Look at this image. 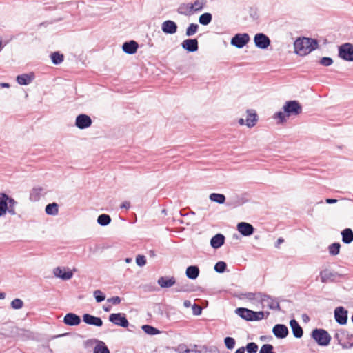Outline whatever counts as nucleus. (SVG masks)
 <instances>
[{"instance_id":"nucleus-1","label":"nucleus","mask_w":353,"mask_h":353,"mask_svg":"<svg viewBox=\"0 0 353 353\" xmlns=\"http://www.w3.org/2000/svg\"><path fill=\"white\" fill-rule=\"evenodd\" d=\"M319 46L316 39L302 37L298 38L294 43V52L300 56H305Z\"/></svg>"},{"instance_id":"nucleus-2","label":"nucleus","mask_w":353,"mask_h":353,"mask_svg":"<svg viewBox=\"0 0 353 353\" xmlns=\"http://www.w3.org/2000/svg\"><path fill=\"white\" fill-rule=\"evenodd\" d=\"M334 338L337 341L343 349H350L353 347V334L343 329L336 331Z\"/></svg>"},{"instance_id":"nucleus-3","label":"nucleus","mask_w":353,"mask_h":353,"mask_svg":"<svg viewBox=\"0 0 353 353\" xmlns=\"http://www.w3.org/2000/svg\"><path fill=\"white\" fill-rule=\"evenodd\" d=\"M312 339L321 346H327L331 341V336L325 330L316 328L312 332Z\"/></svg>"},{"instance_id":"nucleus-4","label":"nucleus","mask_w":353,"mask_h":353,"mask_svg":"<svg viewBox=\"0 0 353 353\" xmlns=\"http://www.w3.org/2000/svg\"><path fill=\"white\" fill-rule=\"evenodd\" d=\"M257 296L263 307H267L270 310H281L279 302L276 299L263 293H258Z\"/></svg>"},{"instance_id":"nucleus-5","label":"nucleus","mask_w":353,"mask_h":353,"mask_svg":"<svg viewBox=\"0 0 353 353\" xmlns=\"http://www.w3.org/2000/svg\"><path fill=\"white\" fill-rule=\"evenodd\" d=\"M283 110L288 117L297 116L302 112V106L297 101H288L285 102Z\"/></svg>"},{"instance_id":"nucleus-6","label":"nucleus","mask_w":353,"mask_h":353,"mask_svg":"<svg viewBox=\"0 0 353 353\" xmlns=\"http://www.w3.org/2000/svg\"><path fill=\"white\" fill-rule=\"evenodd\" d=\"M339 56L345 61H353V45L345 43L339 46Z\"/></svg>"},{"instance_id":"nucleus-7","label":"nucleus","mask_w":353,"mask_h":353,"mask_svg":"<svg viewBox=\"0 0 353 353\" xmlns=\"http://www.w3.org/2000/svg\"><path fill=\"white\" fill-rule=\"evenodd\" d=\"M109 321L116 325L127 327L129 322L123 313H113L109 316Z\"/></svg>"},{"instance_id":"nucleus-8","label":"nucleus","mask_w":353,"mask_h":353,"mask_svg":"<svg viewBox=\"0 0 353 353\" xmlns=\"http://www.w3.org/2000/svg\"><path fill=\"white\" fill-rule=\"evenodd\" d=\"M250 39V36L247 33L236 34L232 38L231 44L237 48H242Z\"/></svg>"},{"instance_id":"nucleus-9","label":"nucleus","mask_w":353,"mask_h":353,"mask_svg":"<svg viewBox=\"0 0 353 353\" xmlns=\"http://www.w3.org/2000/svg\"><path fill=\"white\" fill-rule=\"evenodd\" d=\"M255 46L261 49H267L271 43L270 38L263 33L256 34L254 37Z\"/></svg>"},{"instance_id":"nucleus-10","label":"nucleus","mask_w":353,"mask_h":353,"mask_svg":"<svg viewBox=\"0 0 353 353\" xmlns=\"http://www.w3.org/2000/svg\"><path fill=\"white\" fill-rule=\"evenodd\" d=\"M92 123V119L90 116L81 114L76 117L75 125L81 130L85 129L91 126Z\"/></svg>"},{"instance_id":"nucleus-11","label":"nucleus","mask_w":353,"mask_h":353,"mask_svg":"<svg viewBox=\"0 0 353 353\" xmlns=\"http://www.w3.org/2000/svg\"><path fill=\"white\" fill-rule=\"evenodd\" d=\"M54 275L63 281L70 279L73 276V272L68 268L57 267L53 270Z\"/></svg>"},{"instance_id":"nucleus-12","label":"nucleus","mask_w":353,"mask_h":353,"mask_svg":"<svg viewBox=\"0 0 353 353\" xmlns=\"http://www.w3.org/2000/svg\"><path fill=\"white\" fill-rule=\"evenodd\" d=\"M334 319L339 325H345L347 321V311L342 306L336 307L334 310Z\"/></svg>"},{"instance_id":"nucleus-13","label":"nucleus","mask_w":353,"mask_h":353,"mask_svg":"<svg viewBox=\"0 0 353 353\" xmlns=\"http://www.w3.org/2000/svg\"><path fill=\"white\" fill-rule=\"evenodd\" d=\"M178 26L176 23L171 20H167L161 24L162 31L168 34H174L177 32Z\"/></svg>"},{"instance_id":"nucleus-14","label":"nucleus","mask_w":353,"mask_h":353,"mask_svg":"<svg viewBox=\"0 0 353 353\" xmlns=\"http://www.w3.org/2000/svg\"><path fill=\"white\" fill-rule=\"evenodd\" d=\"M181 47L190 52H194L198 50L199 45L196 39H188L181 43Z\"/></svg>"},{"instance_id":"nucleus-15","label":"nucleus","mask_w":353,"mask_h":353,"mask_svg":"<svg viewBox=\"0 0 353 353\" xmlns=\"http://www.w3.org/2000/svg\"><path fill=\"white\" fill-rule=\"evenodd\" d=\"M274 335L278 339H284L287 337L289 332L286 325L283 324H276L272 329Z\"/></svg>"},{"instance_id":"nucleus-16","label":"nucleus","mask_w":353,"mask_h":353,"mask_svg":"<svg viewBox=\"0 0 353 353\" xmlns=\"http://www.w3.org/2000/svg\"><path fill=\"white\" fill-rule=\"evenodd\" d=\"M237 230L243 236H245L252 235L254 231V227L251 224L245 222L239 223L237 225Z\"/></svg>"},{"instance_id":"nucleus-17","label":"nucleus","mask_w":353,"mask_h":353,"mask_svg":"<svg viewBox=\"0 0 353 353\" xmlns=\"http://www.w3.org/2000/svg\"><path fill=\"white\" fill-rule=\"evenodd\" d=\"M83 321L86 324L101 327L103 325V321L100 317H97L89 314H85L83 316Z\"/></svg>"},{"instance_id":"nucleus-18","label":"nucleus","mask_w":353,"mask_h":353,"mask_svg":"<svg viewBox=\"0 0 353 353\" xmlns=\"http://www.w3.org/2000/svg\"><path fill=\"white\" fill-rule=\"evenodd\" d=\"M157 283L162 288H168L176 284V279L174 276H161Z\"/></svg>"},{"instance_id":"nucleus-19","label":"nucleus","mask_w":353,"mask_h":353,"mask_svg":"<svg viewBox=\"0 0 353 353\" xmlns=\"http://www.w3.org/2000/svg\"><path fill=\"white\" fill-rule=\"evenodd\" d=\"M63 322L67 325L76 326L80 324L81 319L75 314L68 313L64 316Z\"/></svg>"},{"instance_id":"nucleus-20","label":"nucleus","mask_w":353,"mask_h":353,"mask_svg":"<svg viewBox=\"0 0 353 353\" xmlns=\"http://www.w3.org/2000/svg\"><path fill=\"white\" fill-rule=\"evenodd\" d=\"M337 273L331 272L327 269L323 270L320 272V277L322 283H327L333 281L337 276Z\"/></svg>"},{"instance_id":"nucleus-21","label":"nucleus","mask_w":353,"mask_h":353,"mask_svg":"<svg viewBox=\"0 0 353 353\" xmlns=\"http://www.w3.org/2000/svg\"><path fill=\"white\" fill-rule=\"evenodd\" d=\"M138 43L134 41L125 42L122 46L123 50L128 54H134L138 49Z\"/></svg>"},{"instance_id":"nucleus-22","label":"nucleus","mask_w":353,"mask_h":353,"mask_svg":"<svg viewBox=\"0 0 353 353\" xmlns=\"http://www.w3.org/2000/svg\"><path fill=\"white\" fill-rule=\"evenodd\" d=\"M290 325L292 328L293 335L296 338H301L303 334L302 327L299 325L295 319H292L290 321Z\"/></svg>"},{"instance_id":"nucleus-23","label":"nucleus","mask_w":353,"mask_h":353,"mask_svg":"<svg viewBox=\"0 0 353 353\" xmlns=\"http://www.w3.org/2000/svg\"><path fill=\"white\" fill-rule=\"evenodd\" d=\"M34 78L33 73L23 74L17 77V81L19 84L26 85L30 84Z\"/></svg>"},{"instance_id":"nucleus-24","label":"nucleus","mask_w":353,"mask_h":353,"mask_svg":"<svg viewBox=\"0 0 353 353\" xmlns=\"http://www.w3.org/2000/svg\"><path fill=\"white\" fill-rule=\"evenodd\" d=\"M225 236L221 234L214 235L210 240V245L214 249H218L224 244Z\"/></svg>"},{"instance_id":"nucleus-25","label":"nucleus","mask_w":353,"mask_h":353,"mask_svg":"<svg viewBox=\"0 0 353 353\" xmlns=\"http://www.w3.org/2000/svg\"><path fill=\"white\" fill-rule=\"evenodd\" d=\"M192 8L190 3H181L177 8V12L181 15L190 16L194 14Z\"/></svg>"},{"instance_id":"nucleus-26","label":"nucleus","mask_w":353,"mask_h":353,"mask_svg":"<svg viewBox=\"0 0 353 353\" xmlns=\"http://www.w3.org/2000/svg\"><path fill=\"white\" fill-rule=\"evenodd\" d=\"M247 113L248 116L245 125L249 128H252L256 125L257 121V115L256 112L252 110H248Z\"/></svg>"},{"instance_id":"nucleus-27","label":"nucleus","mask_w":353,"mask_h":353,"mask_svg":"<svg viewBox=\"0 0 353 353\" xmlns=\"http://www.w3.org/2000/svg\"><path fill=\"white\" fill-rule=\"evenodd\" d=\"M8 199V195L5 193H0V217L5 215L7 212Z\"/></svg>"},{"instance_id":"nucleus-28","label":"nucleus","mask_w":353,"mask_h":353,"mask_svg":"<svg viewBox=\"0 0 353 353\" xmlns=\"http://www.w3.org/2000/svg\"><path fill=\"white\" fill-rule=\"evenodd\" d=\"M342 241L344 243L350 244L353 241V231L350 228H345L341 232Z\"/></svg>"},{"instance_id":"nucleus-29","label":"nucleus","mask_w":353,"mask_h":353,"mask_svg":"<svg viewBox=\"0 0 353 353\" xmlns=\"http://www.w3.org/2000/svg\"><path fill=\"white\" fill-rule=\"evenodd\" d=\"M185 274L188 279H196L199 276V269L196 265H190L187 268Z\"/></svg>"},{"instance_id":"nucleus-30","label":"nucleus","mask_w":353,"mask_h":353,"mask_svg":"<svg viewBox=\"0 0 353 353\" xmlns=\"http://www.w3.org/2000/svg\"><path fill=\"white\" fill-rule=\"evenodd\" d=\"M235 313L237 315H239L241 318H242L243 319L250 321L251 313H252L251 310L244 308V307H239V308L236 309Z\"/></svg>"},{"instance_id":"nucleus-31","label":"nucleus","mask_w":353,"mask_h":353,"mask_svg":"<svg viewBox=\"0 0 353 353\" xmlns=\"http://www.w3.org/2000/svg\"><path fill=\"white\" fill-rule=\"evenodd\" d=\"M45 212L48 215H57L59 212V205L56 203H49L46 206Z\"/></svg>"},{"instance_id":"nucleus-32","label":"nucleus","mask_w":353,"mask_h":353,"mask_svg":"<svg viewBox=\"0 0 353 353\" xmlns=\"http://www.w3.org/2000/svg\"><path fill=\"white\" fill-rule=\"evenodd\" d=\"M94 353H110V351L104 342L97 341V344L94 348Z\"/></svg>"},{"instance_id":"nucleus-33","label":"nucleus","mask_w":353,"mask_h":353,"mask_svg":"<svg viewBox=\"0 0 353 353\" xmlns=\"http://www.w3.org/2000/svg\"><path fill=\"white\" fill-rule=\"evenodd\" d=\"M212 19V16L209 12H205L200 15L199 22L203 26L208 25Z\"/></svg>"},{"instance_id":"nucleus-34","label":"nucleus","mask_w":353,"mask_h":353,"mask_svg":"<svg viewBox=\"0 0 353 353\" xmlns=\"http://www.w3.org/2000/svg\"><path fill=\"white\" fill-rule=\"evenodd\" d=\"M210 199L212 201L216 202L219 204H222L225 201V196L222 194L212 193L210 194Z\"/></svg>"},{"instance_id":"nucleus-35","label":"nucleus","mask_w":353,"mask_h":353,"mask_svg":"<svg viewBox=\"0 0 353 353\" xmlns=\"http://www.w3.org/2000/svg\"><path fill=\"white\" fill-rule=\"evenodd\" d=\"M111 222V218L108 214H102L97 218V223L102 225L106 226Z\"/></svg>"},{"instance_id":"nucleus-36","label":"nucleus","mask_w":353,"mask_h":353,"mask_svg":"<svg viewBox=\"0 0 353 353\" xmlns=\"http://www.w3.org/2000/svg\"><path fill=\"white\" fill-rule=\"evenodd\" d=\"M340 248L339 243H333L328 246L329 254L332 256H336L339 254Z\"/></svg>"},{"instance_id":"nucleus-37","label":"nucleus","mask_w":353,"mask_h":353,"mask_svg":"<svg viewBox=\"0 0 353 353\" xmlns=\"http://www.w3.org/2000/svg\"><path fill=\"white\" fill-rule=\"evenodd\" d=\"M199 30V26L196 23H190L186 28L185 35L191 37L195 34Z\"/></svg>"},{"instance_id":"nucleus-38","label":"nucleus","mask_w":353,"mask_h":353,"mask_svg":"<svg viewBox=\"0 0 353 353\" xmlns=\"http://www.w3.org/2000/svg\"><path fill=\"white\" fill-rule=\"evenodd\" d=\"M51 59L54 64L59 65L63 61V55L58 52L52 53Z\"/></svg>"},{"instance_id":"nucleus-39","label":"nucleus","mask_w":353,"mask_h":353,"mask_svg":"<svg viewBox=\"0 0 353 353\" xmlns=\"http://www.w3.org/2000/svg\"><path fill=\"white\" fill-rule=\"evenodd\" d=\"M190 5L192 6V10L194 13L201 11L203 9L205 2L203 0H196L194 3H190Z\"/></svg>"},{"instance_id":"nucleus-40","label":"nucleus","mask_w":353,"mask_h":353,"mask_svg":"<svg viewBox=\"0 0 353 353\" xmlns=\"http://www.w3.org/2000/svg\"><path fill=\"white\" fill-rule=\"evenodd\" d=\"M141 328L146 334L150 335H155L160 332L157 328L149 325H144Z\"/></svg>"},{"instance_id":"nucleus-41","label":"nucleus","mask_w":353,"mask_h":353,"mask_svg":"<svg viewBox=\"0 0 353 353\" xmlns=\"http://www.w3.org/2000/svg\"><path fill=\"white\" fill-rule=\"evenodd\" d=\"M176 292H190L192 291L190 286L188 284H178L174 289Z\"/></svg>"},{"instance_id":"nucleus-42","label":"nucleus","mask_w":353,"mask_h":353,"mask_svg":"<svg viewBox=\"0 0 353 353\" xmlns=\"http://www.w3.org/2000/svg\"><path fill=\"white\" fill-rule=\"evenodd\" d=\"M42 191L41 188H34L30 194V199L32 201H37L39 199V194Z\"/></svg>"},{"instance_id":"nucleus-43","label":"nucleus","mask_w":353,"mask_h":353,"mask_svg":"<svg viewBox=\"0 0 353 353\" xmlns=\"http://www.w3.org/2000/svg\"><path fill=\"white\" fill-rule=\"evenodd\" d=\"M227 264L224 261H219L214 265V270L219 273H223L225 271Z\"/></svg>"},{"instance_id":"nucleus-44","label":"nucleus","mask_w":353,"mask_h":353,"mask_svg":"<svg viewBox=\"0 0 353 353\" xmlns=\"http://www.w3.org/2000/svg\"><path fill=\"white\" fill-rule=\"evenodd\" d=\"M264 319L263 312H254L252 310L250 321H260Z\"/></svg>"},{"instance_id":"nucleus-45","label":"nucleus","mask_w":353,"mask_h":353,"mask_svg":"<svg viewBox=\"0 0 353 353\" xmlns=\"http://www.w3.org/2000/svg\"><path fill=\"white\" fill-rule=\"evenodd\" d=\"M248 353H256L258 351V345L254 342L248 343L245 347Z\"/></svg>"},{"instance_id":"nucleus-46","label":"nucleus","mask_w":353,"mask_h":353,"mask_svg":"<svg viewBox=\"0 0 353 353\" xmlns=\"http://www.w3.org/2000/svg\"><path fill=\"white\" fill-rule=\"evenodd\" d=\"M12 308L14 310H19L23 306V301L20 299H14L12 301L11 303Z\"/></svg>"},{"instance_id":"nucleus-47","label":"nucleus","mask_w":353,"mask_h":353,"mask_svg":"<svg viewBox=\"0 0 353 353\" xmlns=\"http://www.w3.org/2000/svg\"><path fill=\"white\" fill-rule=\"evenodd\" d=\"M224 343L228 349L232 350L234 347L236 341L234 339L230 336H227L224 339Z\"/></svg>"},{"instance_id":"nucleus-48","label":"nucleus","mask_w":353,"mask_h":353,"mask_svg":"<svg viewBox=\"0 0 353 353\" xmlns=\"http://www.w3.org/2000/svg\"><path fill=\"white\" fill-rule=\"evenodd\" d=\"M94 296L97 303H101L105 299V295L100 290L94 292Z\"/></svg>"},{"instance_id":"nucleus-49","label":"nucleus","mask_w":353,"mask_h":353,"mask_svg":"<svg viewBox=\"0 0 353 353\" xmlns=\"http://www.w3.org/2000/svg\"><path fill=\"white\" fill-rule=\"evenodd\" d=\"M273 346L270 344H264L260 349L259 353H275Z\"/></svg>"},{"instance_id":"nucleus-50","label":"nucleus","mask_w":353,"mask_h":353,"mask_svg":"<svg viewBox=\"0 0 353 353\" xmlns=\"http://www.w3.org/2000/svg\"><path fill=\"white\" fill-rule=\"evenodd\" d=\"M136 263L140 267H143L146 264V259L144 255H137L136 257Z\"/></svg>"},{"instance_id":"nucleus-51","label":"nucleus","mask_w":353,"mask_h":353,"mask_svg":"<svg viewBox=\"0 0 353 353\" xmlns=\"http://www.w3.org/2000/svg\"><path fill=\"white\" fill-rule=\"evenodd\" d=\"M333 60L330 57H323L320 63L324 66H330L332 64Z\"/></svg>"},{"instance_id":"nucleus-52","label":"nucleus","mask_w":353,"mask_h":353,"mask_svg":"<svg viewBox=\"0 0 353 353\" xmlns=\"http://www.w3.org/2000/svg\"><path fill=\"white\" fill-rule=\"evenodd\" d=\"M274 117L275 118H279V120H280V122L281 123H283V121H286V118L288 117L285 113V112L283 111V112H278L276 113H275L274 114Z\"/></svg>"},{"instance_id":"nucleus-53","label":"nucleus","mask_w":353,"mask_h":353,"mask_svg":"<svg viewBox=\"0 0 353 353\" xmlns=\"http://www.w3.org/2000/svg\"><path fill=\"white\" fill-rule=\"evenodd\" d=\"M192 313L194 315L198 316L201 314L202 308L201 306H199L196 304H194L192 305Z\"/></svg>"},{"instance_id":"nucleus-54","label":"nucleus","mask_w":353,"mask_h":353,"mask_svg":"<svg viewBox=\"0 0 353 353\" xmlns=\"http://www.w3.org/2000/svg\"><path fill=\"white\" fill-rule=\"evenodd\" d=\"M107 301L112 303L113 305H118L121 303V299L119 296H112L107 299Z\"/></svg>"},{"instance_id":"nucleus-55","label":"nucleus","mask_w":353,"mask_h":353,"mask_svg":"<svg viewBox=\"0 0 353 353\" xmlns=\"http://www.w3.org/2000/svg\"><path fill=\"white\" fill-rule=\"evenodd\" d=\"M7 203L8 207L14 208L17 205V202L13 199L8 196V199L7 201Z\"/></svg>"},{"instance_id":"nucleus-56","label":"nucleus","mask_w":353,"mask_h":353,"mask_svg":"<svg viewBox=\"0 0 353 353\" xmlns=\"http://www.w3.org/2000/svg\"><path fill=\"white\" fill-rule=\"evenodd\" d=\"M130 207V201H125L123 202L120 206L121 208L129 209Z\"/></svg>"},{"instance_id":"nucleus-57","label":"nucleus","mask_w":353,"mask_h":353,"mask_svg":"<svg viewBox=\"0 0 353 353\" xmlns=\"http://www.w3.org/2000/svg\"><path fill=\"white\" fill-rule=\"evenodd\" d=\"M255 294L252 292H248L245 294V296L248 299H254L255 298Z\"/></svg>"},{"instance_id":"nucleus-58","label":"nucleus","mask_w":353,"mask_h":353,"mask_svg":"<svg viewBox=\"0 0 353 353\" xmlns=\"http://www.w3.org/2000/svg\"><path fill=\"white\" fill-rule=\"evenodd\" d=\"M7 212H8V213L10 214L11 215H15L16 214V211H15L14 208H12V207H8V206Z\"/></svg>"},{"instance_id":"nucleus-59","label":"nucleus","mask_w":353,"mask_h":353,"mask_svg":"<svg viewBox=\"0 0 353 353\" xmlns=\"http://www.w3.org/2000/svg\"><path fill=\"white\" fill-rule=\"evenodd\" d=\"M325 202L328 204H333L337 202V200L335 199H326Z\"/></svg>"},{"instance_id":"nucleus-60","label":"nucleus","mask_w":353,"mask_h":353,"mask_svg":"<svg viewBox=\"0 0 353 353\" xmlns=\"http://www.w3.org/2000/svg\"><path fill=\"white\" fill-rule=\"evenodd\" d=\"M284 242V239L283 238H279L276 243L275 244L276 248H279L280 244Z\"/></svg>"},{"instance_id":"nucleus-61","label":"nucleus","mask_w":353,"mask_h":353,"mask_svg":"<svg viewBox=\"0 0 353 353\" xmlns=\"http://www.w3.org/2000/svg\"><path fill=\"white\" fill-rule=\"evenodd\" d=\"M183 305L184 307H190L191 306V302L189 300H185L184 302H183Z\"/></svg>"},{"instance_id":"nucleus-62","label":"nucleus","mask_w":353,"mask_h":353,"mask_svg":"<svg viewBox=\"0 0 353 353\" xmlns=\"http://www.w3.org/2000/svg\"><path fill=\"white\" fill-rule=\"evenodd\" d=\"M187 349L185 345H179L178 350L181 353H185V350Z\"/></svg>"},{"instance_id":"nucleus-63","label":"nucleus","mask_w":353,"mask_h":353,"mask_svg":"<svg viewBox=\"0 0 353 353\" xmlns=\"http://www.w3.org/2000/svg\"><path fill=\"white\" fill-rule=\"evenodd\" d=\"M234 353H245V347H241L237 349Z\"/></svg>"},{"instance_id":"nucleus-64","label":"nucleus","mask_w":353,"mask_h":353,"mask_svg":"<svg viewBox=\"0 0 353 353\" xmlns=\"http://www.w3.org/2000/svg\"><path fill=\"white\" fill-rule=\"evenodd\" d=\"M185 353H198V352L196 351L193 350L185 349Z\"/></svg>"}]
</instances>
